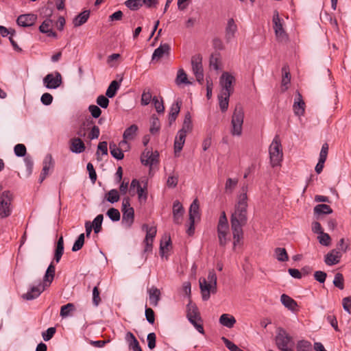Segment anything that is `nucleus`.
Wrapping results in <instances>:
<instances>
[{
  "label": "nucleus",
  "instance_id": "11",
  "mask_svg": "<svg viewBox=\"0 0 351 351\" xmlns=\"http://www.w3.org/2000/svg\"><path fill=\"white\" fill-rule=\"evenodd\" d=\"M142 230L146 231V236L143 241L145 245L143 254V256H144L145 253L152 252L153 240L157 230L156 227H149L147 224L142 226Z\"/></svg>",
  "mask_w": 351,
  "mask_h": 351
},
{
  "label": "nucleus",
  "instance_id": "63",
  "mask_svg": "<svg viewBox=\"0 0 351 351\" xmlns=\"http://www.w3.org/2000/svg\"><path fill=\"white\" fill-rule=\"evenodd\" d=\"M145 317L149 324H153L155 322V314L151 308H145Z\"/></svg>",
  "mask_w": 351,
  "mask_h": 351
},
{
  "label": "nucleus",
  "instance_id": "19",
  "mask_svg": "<svg viewBox=\"0 0 351 351\" xmlns=\"http://www.w3.org/2000/svg\"><path fill=\"white\" fill-rule=\"evenodd\" d=\"M36 16L34 14H21L17 20V24L22 27H29L34 24Z\"/></svg>",
  "mask_w": 351,
  "mask_h": 351
},
{
  "label": "nucleus",
  "instance_id": "18",
  "mask_svg": "<svg viewBox=\"0 0 351 351\" xmlns=\"http://www.w3.org/2000/svg\"><path fill=\"white\" fill-rule=\"evenodd\" d=\"M304 107H305V103L302 99V96L300 93V92L297 91L296 93V98L294 101L293 108L294 113L297 116H301L303 115L304 112Z\"/></svg>",
  "mask_w": 351,
  "mask_h": 351
},
{
  "label": "nucleus",
  "instance_id": "61",
  "mask_svg": "<svg viewBox=\"0 0 351 351\" xmlns=\"http://www.w3.org/2000/svg\"><path fill=\"white\" fill-rule=\"evenodd\" d=\"M87 170L89 173V178L93 183H95L97 180V174L92 163L88 162L87 164Z\"/></svg>",
  "mask_w": 351,
  "mask_h": 351
},
{
  "label": "nucleus",
  "instance_id": "52",
  "mask_svg": "<svg viewBox=\"0 0 351 351\" xmlns=\"http://www.w3.org/2000/svg\"><path fill=\"white\" fill-rule=\"evenodd\" d=\"M344 280L343 276L341 273H337L335 276V278L333 280V284L334 285L339 288V289L342 290L344 288Z\"/></svg>",
  "mask_w": 351,
  "mask_h": 351
},
{
  "label": "nucleus",
  "instance_id": "40",
  "mask_svg": "<svg viewBox=\"0 0 351 351\" xmlns=\"http://www.w3.org/2000/svg\"><path fill=\"white\" fill-rule=\"evenodd\" d=\"M176 84L180 85L181 84H191V82L188 80L187 75L182 69H180L178 71L176 78Z\"/></svg>",
  "mask_w": 351,
  "mask_h": 351
},
{
  "label": "nucleus",
  "instance_id": "44",
  "mask_svg": "<svg viewBox=\"0 0 351 351\" xmlns=\"http://www.w3.org/2000/svg\"><path fill=\"white\" fill-rule=\"evenodd\" d=\"M136 193L140 202H146L147 199V182H145L143 186H138Z\"/></svg>",
  "mask_w": 351,
  "mask_h": 351
},
{
  "label": "nucleus",
  "instance_id": "1",
  "mask_svg": "<svg viewBox=\"0 0 351 351\" xmlns=\"http://www.w3.org/2000/svg\"><path fill=\"white\" fill-rule=\"evenodd\" d=\"M241 190V193L238 197L234 212L231 215L230 221L247 223V185L244 184Z\"/></svg>",
  "mask_w": 351,
  "mask_h": 351
},
{
  "label": "nucleus",
  "instance_id": "12",
  "mask_svg": "<svg viewBox=\"0 0 351 351\" xmlns=\"http://www.w3.org/2000/svg\"><path fill=\"white\" fill-rule=\"evenodd\" d=\"M235 78L233 75L227 72L223 73L220 77V85L221 86V93H233L232 84L234 82Z\"/></svg>",
  "mask_w": 351,
  "mask_h": 351
},
{
  "label": "nucleus",
  "instance_id": "58",
  "mask_svg": "<svg viewBox=\"0 0 351 351\" xmlns=\"http://www.w3.org/2000/svg\"><path fill=\"white\" fill-rule=\"evenodd\" d=\"M152 155V152L150 150L145 149L141 154V162L145 166L149 165V158Z\"/></svg>",
  "mask_w": 351,
  "mask_h": 351
},
{
  "label": "nucleus",
  "instance_id": "27",
  "mask_svg": "<svg viewBox=\"0 0 351 351\" xmlns=\"http://www.w3.org/2000/svg\"><path fill=\"white\" fill-rule=\"evenodd\" d=\"M170 51V46L167 43L161 44L157 49H156L152 55V60L156 58L160 59L165 54H169Z\"/></svg>",
  "mask_w": 351,
  "mask_h": 351
},
{
  "label": "nucleus",
  "instance_id": "25",
  "mask_svg": "<svg viewBox=\"0 0 351 351\" xmlns=\"http://www.w3.org/2000/svg\"><path fill=\"white\" fill-rule=\"evenodd\" d=\"M282 77L281 81L282 91L285 92L288 89V85L291 82V73L289 68L287 65H285L282 68Z\"/></svg>",
  "mask_w": 351,
  "mask_h": 351
},
{
  "label": "nucleus",
  "instance_id": "28",
  "mask_svg": "<svg viewBox=\"0 0 351 351\" xmlns=\"http://www.w3.org/2000/svg\"><path fill=\"white\" fill-rule=\"evenodd\" d=\"M219 323L228 328H231L236 323V319L234 316L229 314H222L219 320Z\"/></svg>",
  "mask_w": 351,
  "mask_h": 351
},
{
  "label": "nucleus",
  "instance_id": "14",
  "mask_svg": "<svg viewBox=\"0 0 351 351\" xmlns=\"http://www.w3.org/2000/svg\"><path fill=\"white\" fill-rule=\"evenodd\" d=\"M231 229L234 239V245L235 246L243 237V226L246 223L230 221Z\"/></svg>",
  "mask_w": 351,
  "mask_h": 351
},
{
  "label": "nucleus",
  "instance_id": "17",
  "mask_svg": "<svg viewBox=\"0 0 351 351\" xmlns=\"http://www.w3.org/2000/svg\"><path fill=\"white\" fill-rule=\"evenodd\" d=\"M184 212L182 204L178 200H176L173 205V218L175 223L180 224L182 223Z\"/></svg>",
  "mask_w": 351,
  "mask_h": 351
},
{
  "label": "nucleus",
  "instance_id": "16",
  "mask_svg": "<svg viewBox=\"0 0 351 351\" xmlns=\"http://www.w3.org/2000/svg\"><path fill=\"white\" fill-rule=\"evenodd\" d=\"M328 153V144L325 143L322 145L321 152L319 153V158L317 164L315 166V170L317 173L319 174L324 167V162L326 160Z\"/></svg>",
  "mask_w": 351,
  "mask_h": 351
},
{
  "label": "nucleus",
  "instance_id": "7",
  "mask_svg": "<svg viewBox=\"0 0 351 351\" xmlns=\"http://www.w3.org/2000/svg\"><path fill=\"white\" fill-rule=\"evenodd\" d=\"M276 343L282 351H293L289 346L293 344L292 337L282 328H278L276 336Z\"/></svg>",
  "mask_w": 351,
  "mask_h": 351
},
{
  "label": "nucleus",
  "instance_id": "59",
  "mask_svg": "<svg viewBox=\"0 0 351 351\" xmlns=\"http://www.w3.org/2000/svg\"><path fill=\"white\" fill-rule=\"evenodd\" d=\"M152 101L154 104V107L158 113H162L165 111V106L162 100L158 101L156 97H154Z\"/></svg>",
  "mask_w": 351,
  "mask_h": 351
},
{
  "label": "nucleus",
  "instance_id": "6",
  "mask_svg": "<svg viewBox=\"0 0 351 351\" xmlns=\"http://www.w3.org/2000/svg\"><path fill=\"white\" fill-rule=\"evenodd\" d=\"M244 112L241 104L235 106L231 120V134L233 136H241L242 134V126L243 123Z\"/></svg>",
  "mask_w": 351,
  "mask_h": 351
},
{
  "label": "nucleus",
  "instance_id": "33",
  "mask_svg": "<svg viewBox=\"0 0 351 351\" xmlns=\"http://www.w3.org/2000/svg\"><path fill=\"white\" fill-rule=\"evenodd\" d=\"M55 271H56L55 266L53 265V263H51L49 265V267L46 271V273L45 274L44 279H43V281H44L43 282H44V284L46 285V286H49V285L53 281L54 276H55Z\"/></svg>",
  "mask_w": 351,
  "mask_h": 351
},
{
  "label": "nucleus",
  "instance_id": "42",
  "mask_svg": "<svg viewBox=\"0 0 351 351\" xmlns=\"http://www.w3.org/2000/svg\"><path fill=\"white\" fill-rule=\"evenodd\" d=\"M314 213L317 215H328L332 213V209L327 204H318L314 208Z\"/></svg>",
  "mask_w": 351,
  "mask_h": 351
},
{
  "label": "nucleus",
  "instance_id": "55",
  "mask_svg": "<svg viewBox=\"0 0 351 351\" xmlns=\"http://www.w3.org/2000/svg\"><path fill=\"white\" fill-rule=\"evenodd\" d=\"M14 152L16 156H25L27 152L26 147L23 144H17L14 146Z\"/></svg>",
  "mask_w": 351,
  "mask_h": 351
},
{
  "label": "nucleus",
  "instance_id": "46",
  "mask_svg": "<svg viewBox=\"0 0 351 351\" xmlns=\"http://www.w3.org/2000/svg\"><path fill=\"white\" fill-rule=\"evenodd\" d=\"M104 216L102 214L98 215L93 220L91 225L93 226V228L94 229L95 233H98L101 230V224L103 221Z\"/></svg>",
  "mask_w": 351,
  "mask_h": 351
},
{
  "label": "nucleus",
  "instance_id": "45",
  "mask_svg": "<svg viewBox=\"0 0 351 351\" xmlns=\"http://www.w3.org/2000/svg\"><path fill=\"white\" fill-rule=\"evenodd\" d=\"M160 128V123L158 118L156 115H152L151 117V126L149 131L152 134L157 133Z\"/></svg>",
  "mask_w": 351,
  "mask_h": 351
},
{
  "label": "nucleus",
  "instance_id": "57",
  "mask_svg": "<svg viewBox=\"0 0 351 351\" xmlns=\"http://www.w3.org/2000/svg\"><path fill=\"white\" fill-rule=\"evenodd\" d=\"M100 292L97 286L95 287L93 289V303L95 306H97L101 302V298L99 296Z\"/></svg>",
  "mask_w": 351,
  "mask_h": 351
},
{
  "label": "nucleus",
  "instance_id": "20",
  "mask_svg": "<svg viewBox=\"0 0 351 351\" xmlns=\"http://www.w3.org/2000/svg\"><path fill=\"white\" fill-rule=\"evenodd\" d=\"M70 149L73 153L80 154L86 149L85 144L80 138H73L70 140Z\"/></svg>",
  "mask_w": 351,
  "mask_h": 351
},
{
  "label": "nucleus",
  "instance_id": "13",
  "mask_svg": "<svg viewBox=\"0 0 351 351\" xmlns=\"http://www.w3.org/2000/svg\"><path fill=\"white\" fill-rule=\"evenodd\" d=\"M56 76L52 73L47 74L43 79V83L47 88L55 89L59 87L62 83V75L59 72L55 73Z\"/></svg>",
  "mask_w": 351,
  "mask_h": 351
},
{
  "label": "nucleus",
  "instance_id": "43",
  "mask_svg": "<svg viewBox=\"0 0 351 351\" xmlns=\"http://www.w3.org/2000/svg\"><path fill=\"white\" fill-rule=\"evenodd\" d=\"M53 167V161L51 155L48 154L46 156L43 160V167L42 173L48 175L49 170Z\"/></svg>",
  "mask_w": 351,
  "mask_h": 351
},
{
  "label": "nucleus",
  "instance_id": "49",
  "mask_svg": "<svg viewBox=\"0 0 351 351\" xmlns=\"http://www.w3.org/2000/svg\"><path fill=\"white\" fill-rule=\"evenodd\" d=\"M75 310V306L72 303H68L66 305H64L61 307L60 309V316L62 317H67L70 315L71 311Z\"/></svg>",
  "mask_w": 351,
  "mask_h": 351
},
{
  "label": "nucleus",
  "instance_id": "51",
  "mask_svg": "<svg viewBox=\"0 0 351 351\" xmlns=\"http://www.w3.org/2000/svg\"><path fill=\"white\" fill-rule=\"evenodd\" d=\"M84 234L82 233L79 235L77 240L75 241L73 247L72 251L77 252L80 250L84 245Z\"/></svg>",
  "mask_w": 351,
  "mask_h": 351
},
{
  "label": "nucleus",
  "instance_id": "15",
  "mask_svg": "<svg viewBox=\"0 0 351 351\" xmlns=\"http://www.w3.org/2000/svg\"><path fill=\"white\" fill-rule=\"evenodd\" d=\"M46 285L39 284L38 286L32 287L30 290L22 295V298L26 300H32L38 298L41 293L45 290Z\"/></svg>",
  "mask_w": 351,
  "mask_h": 351
},
{
  "label": "nucleus",
  "instance_id": "32",
  "mask_svg": "<svg viewBox=\"0 0 351 351\" xmlns=\"http://www.w3.org/2000/svg\"><path fill=\"white\" fill-rule=\"evenodd\" d=\"M64 253V239L63 237L61 236L57 242L56 247L55 250L53 260L58 263L61 259V257Z\"/></svg>",
  "mask_w": 351,
  "mask_h": 351
},
{
  "label": "nucleus",
  "instance_id": "3",
  "mask_svg": "<svg viewBox=\"0 0 351 351\" xmlns=\"http://www.w3.org/2000/svg\"><path fill=\"white\" fill-rule=\"evenodd\" d=\"M191 116L189 112L185 114L182 128L178 131L174 141V152L176 154L182 149L185 143L186 134L192 130Z\"/></svg>",
  "mask_w": 351,
  "mask_h": 351
},
{
  "label": "nucleus",
  "instance_id": "24",
  "mask_svg": "<svg viewBox=\"0 0 351 351\" xmlns=\"http://www.w3.org/2000/svg\"><path fill=\"white\" fill-rule=\"evenodd\" d=\"M181 106H182L181 100H177L175 104H172L171 109H170V112L169 114V125H171L176 120V118L180 111Z\"/></svg>",
  "mask_w": 351,
  "mask_h": 351
},
{
  "label": "nucleus",
  "instance_id": "26",
  "mask_svg": "<svg viewBox=\"0 0 351 351\" xmlns=\"http://www.w3.org/2000/svg\"><path fill=\"white\" fill-rule=\"evenodd\" d=\"M237 31V26L234 23L233 19H230L228 21L227 26L226 27V39L230 41L234 38L236 32Z\"/></svg>",
  "mask_w": 351,
  "mask_h": 351
},
{
  "label": "nucleus",
  "instance_id": "23",
  "mask_svg": "<svg viewBox=\"0 0 351 351\" xmlns=\"http://www.w3.org/2000/svg\"><path fill=\"white\" fill-rule=\"evenodd\" d=\"M341 256L339 252L332 250L325 256V263L329 266L336 265L339 262Z\"/></svg>",
  "mask_w": 351,
  "mask_h": 351
},
{
  "label": "nucleus",
  "instance_id": "39",
  "mask_svg": "<svg viewBox=\"0 0 351 351\" xmlns=\"http://www.w3.org/2000/svg\"><path fill=\"white\" fill-rule=\"evenodd\" d=\"M109 148L111 155L114 158L117 160H121L123 158L124 154L122 150L119 147H118L114 143H110Z\"/></svg>",
  "mask_w": 351,
  "mask_h": 351
},
{
  "label": "nucleus",
  "instance_id": "21",
  "mask_svg": "<svg viewBox=\"0 0 351 351\" xmlns=\"http://www.w3.org/2000/svg\"><path fill=\"white\" fill-rule=\"evenodd\" d=\"M52 21L50 19H45L39 27V30L46 34L49 37L57 38V34L51 29Z\"/></svg>",
  "mask_w": 351,
  "mask_h": 351
},
{
  "label": "nucleus",
  "instance_id": "47",
  "mask_svg": "<svg viewBox=\"0 0 351 351\" xmlns=\"http://www.w3.org/2000/svg\"><path fill=\"white\" fill-rule=\"evenodd\" d=\"M24 162L26 167L25 176L26 177H29L32 174L33 171L34 161L30 156H27L24 158Z\"/></svg>",
  "mask_w": 351,
  "mask_h": 351
},
{
  "label": "nucleus",
  "instance_id": "38",
  "mask_svg": "<svg viewBox=\"0 0 351 351\" xmlns=\"http://www.w3.org/2000/svg\"><path fill=\"white\" fill-rule=\"evenodd\" d=\"M275 258L280 262H285L289 260L287 250L283 247H276L274 250Z\"/></svg>",
  "mask_w": 351,
  "mask_h": 351
},
{
  "label": "nucleus",
  "instance_id": "60",
  "mask_svg": "<svg viewBox=\"0 0 351 351\" xmlns=\"http://www.w3.org/2000/svg\"><path fill=\"white\" fill-rule=\"evenodd\" d=\"M219 54H212L210 58V66L215 70H218L219 69Z\"/></svg>",
  "mask_w": 351,
  "mask_h": 351
},
{
  "label": "nucleus",
  "instance_id": "53",
  "mask_svg": "<svg viewBox=\"0 0 351 351\" xmlns=\"http://www.w3.org/2000/svg\"><path fill=\"white\" fill-rule=\"evenodd\" d=\"M319 242L321 245L324 246H328L330 244L331 239L328 234L325 232H321L319 236L317 237Z\"/></svg>",
  "mask_w": 351,
  "mask_h": 351
},
{
  "label": "nucleus",
  "instance_id": "31",
  "mask_svg": "<svg viewBox=\"0 0 351 351\" xmlns=\"http://www.w3.org/2000/svg\"><path fill=\"white\" fill-rule=\"evenodd\" d=\"M123 217L122 221L123 223H126L128 227H130L134 222V210L133 208H128L127 210H122Z\"/></svg>",
  "mask_w": 351,
  "mask_h": 351
},
{
  "label": "nucleus",
  "instance_id": "4",
  "mask_svg": "<svg viewBox=\"0 0 351 351\" xmlns=\"http://www.w3.org/2000/svg\"><path fill=\"white\" fill-rule=\"evenodd\" d=\"M271 165L273 167L280 166L282 160L283 153L280 140L278 136H276L269 148Z\"/></svg>",
  "mask_w": 351,
  "mask_h": 351
},
{
  "label": "nucleus",
  "instance_id": "22",
  "mask_svg": "<svg viewBox=\"0 0 351 351\" xmlns=\"http://www.w3.org/2000/svg\"><path fill=\"white\" fill-rule=\"evenodd\" d=\"M280 301L282 304L289 310L293 312L298 311V303L289 295L286 294H282L280 296Z\"/></svg>",
  "mask_w": 351,
  "mask_h": 351
},
{
  "label": "nucleus",
  "instance_id": "56",
  "mask_svg": "<svg viewBox=\"0 0 351 351\" xmlns=\"http://www.w3.org/2000/svg\"><path fill=\"white\" fill-rule=\"evenodd\" d=\"M141 0H128L125 1V5L132 10H137L142 6Z\"/></svg>",
  "mask_w": 351,
  "mask_h": 351
},
{
  "label": "nucleus",
  "instance_id": "48",
  "mask_svg": "<svg viewBox=\"0 0 351 351\" xmlns=\"http://www.w3.org/2000/svg\"><path fill=\"white\" fill-rule=\"evenodd\" d=\"M297 351H311L312 345L310 341L306 340H300L296 346Z\"/></svg>",
  "mask_w": 351,
  "mask_h": 351
},
{
  "label": "nucleus",
  "instance_id": "54",
  "mask_svg": "<svg viewBox=\"0 0 351 351\" xmlns=\"http://www.w3.org/2000/svg\"><path fill=\"white\" fill-rule=\"evenodd\" d=\"M238 183L237 179H227L225 184V190L228 193H232L234 189L236 187Z\"/></svg>",
  "mask_w": 351,
  "mask_h": 351
},
{
  "label": "nucleus",
  "instance_id": "36",
  "mask_svg": "<svg viewBox=\"0 0 351 351\" xmlns=\"http://www.w3.org/2000/svg\"><path fill=\"white\" fill-rule=\"evenodd\" d=\"M230 96L228 93L227 94L221 93L218 96L219 107L222 112H226L228 110Z\"/></svg>",
  "mask_w": 351,
  "mask_h": 351
},
{
  "label": "nucleus",
  "instance_id": "37",
  "mask_svg": "<svg viewBox=\"0 0 351 351\" xmlns=\"http://www.w3.org/2000/svg\"><path fill=\"white\" fill-rule=\"evenodd\" d=\"M199 202L197 199H195L189 208V221L195 220L196 217L199 216Z\"/></svg>",
  "mask_w": 351,
  "mask_h": 351
},
{
  "label": "nucleus",
  "instance_id": "64",
  "mask_svg": "<svg viewBox=\"0 0 351 351\" xmlns=\"http://www.w3.org/2000/svg\"><path fill=\"white\" fill-rule=\"evenodd\" d=\"M327 277V274L322 271H317L314 274L315 279L319 283H324Z\"/></svg>",
  "mask_w": 351,
  "mask_h": 351
},
{
  "label": "nucleus",
  "instance_id": "41",
  "mask_svg": "<svg viewBox=\"0 0 351 351\" xmlns=\"http://www.w3.org/2000/svg\"><path fill=\"white\" fill-rule=\"evenodd\" d=\"M105 199L111 204L117 202L120 199V195L117 189H112L105 194Z\"/></svg>",
  "mask_w": 351,
  "mask_h": 351
},
{
  "label": "nucleus",
  "instance_id": "29",
  "mask_svg": "<svg viewBox=\"0 0 351 351\" xmlns=\"http://www.w3.org/2000/svg\"><path fill=\"white\" fill-rule=\"evenodd\" d=\"M148 293L150 304H152L154 306H158V302L160 299V290L153 287L150 289H149Z\"/></svg>",
  "mask_w": 351,
  "mask_h": 351
},
{
  "label": "nucleus",
  "instance_id": "50",
  "mask_svg": "<svg viewBox=\"0 0 351 351\" xmlns=\"http://www.w3.org/2000/svg\"><path fill=\"white\" fill-rule=\"evenodd\" d=\"M108 217L113 221H118L120 219L121 215L118 209L110 208L106 213Z\"/></svg>",
  "mask_w": 351,
  "mask_h": 351
},
{
  "label": "nucleus",
  "instance_id": "34",
  "mask_svg": "<svg viewBox=\"0 0 351 351\" xmlns=\"http://www.w3.org/2000/svg\"><path fill=\"white\" fill-rule=\"evenodd\" d=\"M122 79L120 80V82H118L117 80H113L112 82H111L106 92V97L109 98H112L115 96L117 91L120 87V83Z\"/></svg>",
  "mask_w": 351,
  "mask_h": 351
},
{
  "label": "nucleus",
  "instance_id": "8",
  "mask_svg": "<svg viewBox=\"0 0 351 351\" xmlns=\"http://www.w3.org/2000/svg\"><path fill=\"white\" fill-rule=\"evenodd\" d=\"M12 194L9 191H5L0 195V217L5 218L11 215V202Z\"/></svg>",
  "mask_w": 351,
  "mask_h": 351
},
{
  "label": "nucleus",
  "instance_id": "30",
  "mask_svg": "<svg viewBox=\"0 0 351 351\" xmlns=\"http://www.w3.org/2000/svg\"><path fill=\"white\" fill-rule=\"evenodd\" d=\"M90 16V11L89 10H84L82 12L80 13L78 15H77L73 21V23L75 27H79L80 25H82L84 24L87 20L88 19Z\"/></svg>",
  "mask_w": 351,
  "mask_h": 351
},
{
  "label": "nucleus",
  "instance_id": "35",
  "mask_svg": "<svg viewBox=\"0 0 351 351\" xmlns=\"http://www.w3.org/2000/svg\"><path fill=\"white\" fill-rule=\"evenodd\" d=\"M138 126L135 124L132 125L123 132V138L125 140H132L134 138L135 136L136 135V132L138 131Z\"/></svg>",
  "mask_w": 351,
  "mask_h": 351
},
{
  "label": "nucleus",
  "instance_id": "10",
  "mask_svg": "<svg viewBox=\"0 0 351 351\" xmlns=\"http://www.w3.org/2000/svg\"><path fill=\"white\" fill-rule=\"evenodd\" d=\"M202 57L199 54L195 55L191 58L192 70L199 84L204 81V71L202 67Z\"/></svg>",
  "mask_w": 351,
  "mask_h": 351
},
{
  "label": "nucleus",
  "instance_id": "5",
  "mask_svg": "<svg viewBox=\"0 0 351 351\" xmlns=\"http://www.w3.org/2000/svg\"><path fill=\"white\" fill-rule=\"evenodd\" d=\"M186 317L197 331L204 335V330L202 319L200 317L198 308L195 304H192L191 300H189L186 306Z\"/></svg>",
  "mask_w": 351,
  "mask_h": 351
},
{
  "label": "nucleus",
  "instance_id": "62",
  "mask_svg": "<svg viewBox=\"0 0 351 351\" xmlns=\"http://www.w3.org/2000/svg\"><path fill=\"white\" fill-rule=\"evenodd\" d=\"M56 332V328L53 327L49 328L45 332H43L42 336L45 341L50 340Z\"/></svg>",
  "mask_w": 351,
  "mask_h": 351
},
{
  "label": "nucleus",
  "instance_id": "9",
  "mask_svg": "<svg viewBox=\"0 0 351 351\" xmlns=\"http://www.w3.org/2000/svg\"><path fill=\"white\" fill-rule=\"evenodd\" d=\"M274 29L278 41H286L288 36L283 28L282 20L280 18L279 13L277 10L274 12L273 19Z\"/></svg>",
  "mask_w": 351,
  "mask_h": 351
},
{
  "label": "nucleus",
  "instance_id": "2",
  "mask_svg": "<svg viewBox=\"0 0 351 351\" xmlns=\"http://www.w3.org/2000/svg\"><path fill=\"white\" fill-rule=\"evenodd\" d=\"M208 282L204 278H199V288L201 290L202 298L204 301H207L210 297V293H217V275L214 270H210L208 274Z\"/></svg>",
  "mask_w": 351,
  "mask_h": 351
}]
</instances>
